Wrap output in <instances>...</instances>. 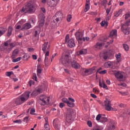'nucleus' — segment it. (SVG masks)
<instances>
[{
    "mask_svg": "<svg viewBox=\"0 0 130 130\" xmlns=\"http://www.w3.org/2000/svg\"><path fill=\"white\" fill-rule=\"evenodd\" d=\"M67 105L68 106H69V107H71V108L73 107H75V104L74 103V102L69 101L67 103Z\"/></svg>",
    "mask_w": 130,
    "mask_h": 130,
    "instance_id": "2f4dec72",
    "label": "nucleus"
},
{
    "mask_svg": "<svg viewBox=\"0 0 130 130\" xmlns=\"http://www.w3.org/2000/svg\"><path fill=\"white\" fill-rule=\"evenodd\" d=\"M53 125H54V128L56 130L59 129L60 125L56 122V119H55L53 121Z\"/></svg>",
    "mask_w": 130,
    "mask_h": 130,
    "instance_id": "dca6fc26",
    "label": "nucleus"
},
{
    "mask_svg": "<svg viewBox=\"0 0 130 130\" xmlns=\"http://www.w3.org/2000/svg\"><path fill=\"white\" fill-rule=\"evenodd\" d=\"M40 33V30H36L35 32V37H38L39 34Z\"/></svg>",
    "mask_w": 130,
    "mask_h": 130,
    "instance_id": "37998d69",
    "label": "nucleus"
},
{
    "mask_svg": "<svg viewBox=\"0 0 130 130\" xmlns=\"http://www.w3.org/2000/svg\"><path fill=\"white\" fill-rule=\"evenodd\" d=\"M30 28H32V25H31V23H25L23 26L21 30L23 31V30H28Z\"/></svg>",
    "mask_w": 130,
    "mask_h": 130,
    "instance_id": "ddd939ff",
    "label": "nucleus"
},
{
    "mask_svg": "<svg viewBox=\"0 0 130 130\" xmlns=\"http://www.w3.org/2000/svg\"><path fill=\"white\" fill-rule=\"evenodd\" d=\"M121 29L124 35H128L129 34V27L126 26L125 25H122Z\"/></svg>",
    "mask_w": 130,
    "mask_h": 130,
    "instance_id": "9d476101",
    "label": "nucleus"
},
{
    "mask_svg": "<svg viewBox=\"0 0 130 130\" xmlns=\"http://www.w3.org/2000/svg\"><path fill=\"white\" fill-rule=\"evenodd\" d=\"M13 122H14V123H18V124H21V123H22V120H21V119H18L13 121Z\"/></svg>",
    "mask_w": 130,
    "mask_h": 130,
    "instance_id": "79ce46f5",
    "label": "nucleus"
},
{
    "mask_svg": "<svg viewBox=\"0 0 130 130\" xmlns=\"http://www.w3.org/2000/svg\"><path fill=\"white\" fill-rule=\"evenodd\" d=\"M36 90H37V92L39 94H41L42 92H43V89L42 86H38V87L36 88Z\"/></svg>",
    "mask_w": 130,
    "mask_h": 130,
    "instance_id": "a878e982",
    "label": "nucleus"
},
{
    "mask_svg": "<svg viewBox=\"0 0 130 130\" xmlns=\"http://www.w3.org/2000/svg\"><path fill=\"white\" fill-rule=\"evenodd\" d=\"M111 11V7H110V8L106 9V11L107 14V16H108V15H109V13H110Z\"/></svg>",
    "mask_w": 130,
    "mask_h": 130,
    "instance_id": "c03bdc74",
    "label": "nucleus"
},
{
    "mask_svg": "<svg viewBox=\"0 0 130 130\" xmlns=\"http://www.w3.org/2000/svg\"><path fill=\"white\" fill-rule=\"evenodd\" d=\"M125 106H126V105L123 104H121L119 105V107H120V108H124Z\"/></svg>",
    "mask_w": 130,
    "mask_h": 130,
    "instance_id": "13d9d810",
    "label": "nucleus"
},
{
    "mask_svg": "<svg viewBox=\"0 0 130 130\" xmlns=\"http://www.w3.org/2000/svg\"><path fill=\"white\" fill-rule=\"evenodd\" d=\"M21 59H22V57H19L16 59H13L12 60V62H18V61H20V60H21Z\"/></svg>",
    "mask_w": 130,
    "mask_h": 130,
    "instance_id": "e433bc0d",
    "label": "nucleus"
},
{
    "mask_svg": "<svg viewBox=\"0 0 130 130\" xmlns=\"http://www.w3.org/2000/svg\"><path fill=\"white\" fill-rule=\"evenodd\" d=\"M114 75L115 77H116V79L118 81L121 82V81H123V78L124 77V73L120 71L116 72L115 71H111Z\"/></svg>",
    "mask_w": 130,
    "mask_h": 130,
    "instance_id": "0eeeda50",
    "label": "nucleus"
},
{
    "mask_svg": "<svg viewBox=\"0 0 130 130\" xmlns=\"http://www.w3.org/2000/svg\"><path fill=\"white\" fill-rule=\"evenodd\" d=\"M7 32V29L4 27H0V37L2 35H4Z\"/></svg>",
    "mask_w": 130,
    "mask_h": 130,
    "instance_id": "bb28decb",
    "label": "nucleus"
},
{
    "mask_svg": "<svg viewBox=\"0 0 130 130\" xmlns=\"http://www.w3.org/2000/svg\"><path fill=\"white\" fill-rule=\"evenodd\" d=\"M75 35L77 40H79L80 41L83 40V32L77 31Z\"/></svg>",
    "mask_w": 130,
    "mask_h": 130,
    "instance_id": "f8f14e48",
    "label": "nucleus"
},
{
    "mask_svg": "<svg viewBox=\"0 0 130 130\" xmlns=\"http://www.w3.org/2000/svg\"><path fill=\"white\" fill-rule=\"evenodd\" d=\"M15 29L19 30V29H21V28H22V26H21V25H19V23H18L15 25Z\"/></svg>",
    "mask_w": 130,
    "mask_h": 130,
    "instance_id": "3c124183",
    "label": "nucleus"
},
{
    "mask_svg": "<svg viewBox=\"0 0 130 130\" xmlns=\"http://www.w3.org/2000/svg\"><path fill=\"white\" fill-rule=\"evenodd\" d=\"M11 40H8L7 41L4 43V46H10V48H8L7 49V51L8 52L12 51L13 50V49L14 47H16V42H11Z\"/></svg>",
    "mask_w": 130,
    "mask_h": 130,
    "instance_id": "6e6552de",
    "label": "nucleus"
},
{
    "mask_svg": "<svg viewBox=\"0 0 130 130\" xmlns=\"http://www.w3.org/2000/svg\"><path fill=\"white\" fill-rule=\"evenodd\" d=\"M83 71L84 73L85 74H87V75H91L93 74V71H92V69H83Z\"/></svg>",
    "mask_w": 130,
    "mask_h": 130,
    "instance_id": "412c9836",
    "label": "nucleus"
},
{
    "mask_svg": "<svg viewBox=\"0 0 130 130\" xmlns=\"http://www.w3.org/2000/svg\"><path fill=\"white\" fill-rule=\"evenodd\" d=\"M87 50L86 49H82L78 52L79 55H83L84 54H87Z\"/></svg>",
    "mask_w": 130,
    "mask_h": 130,
    "instance_id": "aec40b11",
    "label": "nucleus"
},
{
    "mask_svg": "<svg viewBox=\"0 0 130 130\" xmlns=\"http://www.w3.org/2000/svg\"><path fill=\"white\" fill-rule=\"evenodd\" d=\"M60 62H61L63 66L67 67L68 68H71V67L75 70L81 69V65H80L77 61L73 60V61H71L70 55H62L60 59Z\"/></svg>",
    "mask_w": 130,
    "mask_h": 130,
    "instance_id": "f257e3e1",
    "label": "nucleus"
},
{
    "mask_svg": "<svg viewBox=\"0 0 130 130\" xmlns=\"http://www.w3.org/2000/svg\"><path fill=\"white\" fill-rule=\"evenodd\" d=\"M106 64L108 66V68H113V67H114L115 64V63L114 62L109 61L107 63H106Z\"/></svg>",
    "mask_w": 130,
    "mask_h": 130,
    "instance_id": "c85d7f7f",
    "label": "nucleus"
},
{
    "mask_svg": "<svg viewBox=\"0 0 130 130\" xmlns=\"http://www.w3.org/2000/svg\"><path fill=\"white\" fill-rule=\"evenodd\" d=\"M30 97V92L26 91L13 100L12 106H18L25 103Z\"/></svg>",
    "mask_w": 130,
    "mask_h": 130,
    "instance_id": "f03ea898",
    "label": "nucleus"
},
{
    "mask_svg": "<svg viewBox=\"0 0 130 130\" xmlns=\"http://www.w3.org/2000/svg\"><path fill=\"white\" fill-rule=\"evenodd\" d=\"M129 23H130V19H129L128 20H127L125 24H123V25H125V26L126 27H128V26H129Z\"/></svg>",
    "mask_w": 130,
    "mask_h": 130,
    "instance_id": "8fccbe9b",
    "label": "nucleus"
},
{
    "mask_svg": "<svg viewBox=\"0 0 130 130\" xmlns=\"http://www.w3.org/2000/svg\"><path fill=\"white\" fill-rule=\"evenodd\" d=\"M32 84H34V81H33V80H30L28 82V85H29V87H31V86H32Z\"/></svg>",
    "mask_w": 130,
    "mask_h": 130,
    "instance_id": "4d7b16f0",
    "label": "nucleus"
},
{
    "mask_svg": "<svg viewBox=\"0 0 130 130\" xmlns=\"http://www.w3.org/2000/svg\"><path fill=\"white\" fill-rule=\"evenodd\" d=\"M69 101H70V102H75V100H74V99H72L71 98H69Z\"/></svg>",
    "mask_w": 130,
    "mask_h": 130,
    "instance_id": "680f3d73",
    "label": "nucleus"
},
{
    "mask_svg": "<svg viewBox=\"0 0 130 130\" xmlns=\"http://www.w3.org/2000/svg\"><path fill=\"white\" fill-rule=\"evenodd\" d=\"M72 111H73L72 109H67V119H72Z\"/></svg>",
    "mask_w": 130,
    "mask_h": 130,
    "instance_id": "2eb2a0df",
    "label": "nucleus"
},
{
    "mask_svg": "<svg viewBox=\"0 0 130 130\" xmlns=\"http://www.w3.org/2000/svg\"><path fill=\"white\" fill-rule=\"evenodd\" d=\"M39 21L38 22L40 27H42L44 25V15L41 14L39 16Z\"/></svg>",
    "mask_w": 130,
    "mask_h": 130,
    "instance_id": "9b49d317",
    "label": "nucleus"
},
{
    "mask_svg": "<svg viewBox=\"0 0 130 130\" xmlns=\"http://www.w3.org/2000/svg\"><path fill=\"white\" fill-rule=\"evenodd\" d=\"M90 40V38H89V37H84V38H82V40L83 41H89V40Z\"/></svg>",
    "mask_w": 130,
    "mask_h": 130,
    "instance_id": "5fc2aeb1",
    "label": "nucleus"
},
{
    "mask_svg": "<svg viewBox=\"0 0 130 130\" xmlns=\"http://www.w3.org/2000/svg\"><path fill=\"white\" fill-rule=\"evenodd\" d=\"M12 31H13V27H12V26H9L7 34V36H8V37H10V36L12 35Z\"/></svg>",
    "mask_w": 130,
    "mask_h": 130,
    "instance_id": "c756f323",
    "label": "nucleus"
},
{
    "mask_svg": "<svg viewBox=\"0 0 130 130\" xmlns=\"http://www.w3.org/2000/svg\"><path fill=\"white\" fill-rule=\"evenodd\" d=\"M105 109L107 110V111H111V109H112V104H111V101H110L108 99H106L104 103Z\"/></svg>",
    "mask_w": 130,
    "mask_h": 130,
    "instance_id": "1a4fd4ad",
    "label": "nucleus"
},
{
    "mask_svg": "<svg viewBox=\"0 0 130 130\" xmlns=\"http://www.w3.org/2000/svg\"><path fill=\"white\" fill-rule=\"evenodd\" d=\"M45 56H48L49 55V46H48V48L47 49V52H45Z\"/></svg>",
    "mask_w": 130,
    "mask_h": 130,
    "instance_id": "09e8293b",
    "label": "nucleus"
},
{
    "mask_svg": "<svg viewBox=\"0 0 130 130\" xmlns=\"http://www.w3.org/2000/svg\"><path fill=\"white\" fill-rule=\"evenodd\" d=\"M72 19V16L71 15H69L67 16V20L68 22H71V20Z\"/></svg>",
    "mask_w": 130,
    "mask_h": 130,
    "instance_id": "de8ad7c7",
    "label": "nucleus"
},
{
    "mask_svg": "<svg viewBox=\"0 0 130 130\" xmlns=\"http://www.w3.org/2000/svg\"><path fill=\"white\" fill-rule=\"evenodd\" d=\"M49 101L50 99L49 97L46 96V95H42L40 96L39 103L41 105H46L49 104Z\"/></svg>",
    "mask_w": 130,
    "mask_h": 130,
    "instance_id": "423d86ee",
    "label": "nucleus"
},
{
    "mask_svg": "<svg viewBox=\"0 0 130 130\" xmlns=\"http://www.w3.org/2000/svg\"><path fill=\"white\" fill-rule=\"evenodd\" d=\"M37 72L38 76H39L40 74H41V73H42V68H41V66L40 64L38 65Z\"/></svg>",
    "mask_w": 130,
    "mask_h": 130,
    "instance_id": "393cba45",
    "label": "nucleus"
},
{
    "mask_svg": "<svg viewBox=\"0 0 130 130\" xmlns=\"http://www.w3.org/2000/svg\"><path fill=\"white\" fill-rule=\"evenodd\" d=\"M28 118H29L28 117H25L24 119H23V121L24 122H27L28 121Z\"/></svg>",
    "mask_w": 130,
    "mask_h": 130,
    "instance_id": "e2e57ef3",
    "label": "nucleus"
},
{
    "mask_svg": "<svg viewBox=\"0 0 130 130\" xmlns=\"http://www.w3.org/2000/svg\"><path fill=\"white\" fill-rule=\"evenodd\" d=\"M31 95H34V96H37V95H39V93L37 91L36 89H35L31 93Z\"/></svg>",
    "mask_w": 130,
    "mask_h": 130,
    "instance_id": "a19ab883",
    "label": "nucleus"
},
{
    "mask_svg": "<svg viewBox=\"0 0 130 130\" xmlns=\"http://www.w3.org/2000/svg\"><path fill=\"white\" fill-rule=\"evenodd\" d=\"M34 113H35V109H34V108L31 109V110L30 111V114H34Z\"/></svg>",
    "mask_w": 130,
    "mask_h": 130,
    "instance_id": "6e6d98bb",
    "label": "nucleus"
},
{
    "mask_svg": "<svg viewBox=\"0 0 130 130\" xmlns=\"http://www.w3.org/2000/svg\"><path fill=\"white\" fill-rule=\"evenodd\" d=\"M93 130H102V129H101V127H98L97 128H94Z\"/></svg>",
    "mask_w": 130,
    "mask_h": 130,
    "instance_id": "774afa93",
    "label": "nucleus"
},
{
    "mask_svg": "<svg viewBox=\"0 0 130 130\" xmlns=\"http://www.w3.org/2000/svg\"><path fill=\"white\" fill-rule=\"evenodd\" d=\"M123 47L125 51H128V50L129 49L128 45L127 44H123Z\"/></svg>",
    "mask_w": 130,
    "mask_h": 130,
    "instance_id": "c9c22d12",
    "label": "nucleus"
},
{
    "mask_svg": "<svg viewBox=\"0 0 130 130\" xmlns=\"http://www.w3.org/2000/svg\"><path fill=\"white\" fill-rule=\"evenodd\" d=\"M106 121H107V118L102 116L100 122H102V123H103L106 122Z\"/></svg>",
    "mask_w": 130,
    "mask_h": 130,
    "instance_id": "473e14b6",
    "label": "nucleus"
},
{
    "mask_svg": "<svg viewBox=\"0 0 130 130\" xmlns=\"http://www.w3.org/2000/svg\"><path fill=\"white\" fill-rule=\"evenodd\" d=\"M121 57V54L120 53H118L116 55V58H117V60L118 62H120V58Z\"/></svg>",
    "mask_w": 130,
    "mask_h": 130,
    "instance_id": "72a5a7b5",
    "label": "nucleus"
},
{
    "mask_svg": "<svg viewBox=\"0 0 130 130\" xmlns=\"http://www.w3.org/2000/svg\"><path fill=\"white\" fill-rule=\"evenodd\" d=\"M44 126H45V129H46V130H50V128H49V125L48 124H47V123L45 124Z\"/></svg>",
    "mask_w": 130,
    "mask_h": 130,
    "instance_id": "a18cd8bd",
    "label": "nucleus"
},
{
    "mask_svg": "<svg viewBox=\"0 0 130 130\" xmlns=\"http://www.w3.org/2000/svg\"><path fill=\"white\" fill-rule=\"evenodd\" d=\"M115 128V125L114 120H111L109 122V125L108 130H114Z\"/></svg>",
    "mask_w": 130,
    "mask_h": 130,
    "instance_id": "4468645a",
    "label": "nucleus"
},
{
    "mask_svg": "<svg viewBox=\"0 0 130 130\" xmlns=\"http://www.w3.org/2000/svg\"><path fill=\"white\" fill-rule=\"evenodd\" d=\"M103 45V43L98 42L96 43V45L94 46L95 49L96 50L98 49H101L102 48V46Z\"/></svg>",
    "mask_w": 130,
    "mask_h": 130,
    "instance_id": "f3484780",
    "label": "nucleus"
},
{
    "mask_svg": "<svg viewBox=\"0 0 130 130\" xmlns=\"http://www.w3.org/2000/svg\"><path fill=\"white\" fill-rule=\"evenodd\" d=\"M106 73H107V71L104 70L100 71L99 74H100L101 75H105V74H106Z\"/></svg>",
    "mask_w": 130,
    "mask_h": 130,
    "instance_id": "603ef678",
    "label": "nucleus"
},
{
    "mask_svg": "<svg viewBox=\"0 0 130 130\" xmlns=\"http://www.w3.org/2000/svg\"><path fill=\"white\" fill-rule=\"evenodd\" d=\"M101 117H102V115H101V114H99V115H98L96 116V120L98 121H99V120H101Z\"/></svg>",
    "mask_w": 130,
    "mask_h": 130,
    "instance_id": "58836bf2",
    "label": "nucleus"
},
{
    "mask_svg": "<svg viewBox=\"0 0 130 130\" xmlns=\"http://www.w3.org/2000/svg\"><path fill=\"white\" fill-rule=\"evenodd\" d=\"M101 25L102 27H104V26H106V27H107L108 26V22L106 21H103L101 22Z\"/></svg>",
    "mask_w": 130,
    "mask_h": 130,
    "instance_id": "7c9ffc66",
    "label": "nucleus"
},
{
    "mask_svg": "<svg viewBox=\"0 0 130 130\" xmlns=\"http://www.w3.org/2000/svg\"><path fill=\"white\" fill-rule=\"evenodd\" d=\"M90 96L92 97V98H97V96L94 94V93H91Z\"/></svg>",
    "mask_w": 130,
    "mask_h": 130,
    "instance_id": "0e129e2a",
    "label": "nucleus"
},
{
    "mask_svg": "<svg viewBox=\"0 0 130 130\" xmlns=\"http://www.w3.org/2000/svg\"><path fill=\"white\" fill-rule=\"evenodd\" d=\"M62 101L63 102V103H66V104H68L69 101L68 100V99L64 98L62 99Z\"/></svg>",
    "mask_w": 130,
    "mask_h": 130,
    "instance_id": "ea45409f",
    "label": "nucleus"
},
{
    "mask_svg": "<svg viewBox=\"0 0 130 130\" xmlns=\"http://www.w3.org/2000/svg\"><path fill=\"white\" fill-rule=\"evenodd\" d=\"M123 17H125V20H127V19L130 17V14L127 13L123 15Z\"/></svg>",
    "mask_w": 130,
    "mask_h": 130,
    "instance_id": "49530a36",
    "label": "nucleus"
},
{
    "mask_svg": "<svg viewBox=\"0 0 130 130\" xmlns=\"http://www.w3.org/2000/svg\"><path fill=\"white\" fill-rule=\"evenodd\" d=\"M87 125H88V126L89 127H92V122L91 121H88L87 122Z\"/></svg>",
    "mask_w": 130,
    "mask_h": 130,
    "instance_id": "052dcab7",
    "label": "nucleus"
},
{
    "mask_svg": "<svg viewBox=\"0 0 130 130\" xmlns=\"http://www.w3.org/2000/svg\"><path fill=\"white\" fill-rule=\"evenodd\" d=\"M65 41L67 42L68 46L70 48H73L76 46V43H75V39L74 38L70 39V35H67L65 38Z\"/></svg>",
    "mask_w": 130,
    "mask_h": 130,
    "instance_id": "39448f33",
    "label": "nucleus"
},
{
    "mask_svg": "<svg viewBox=\"0 0 130 130\" xmlns=\"http://www.w3.org/2000/svg\"><path fill=\"white\" fill-rule=\"evenodd\" d=\"M62 18H63L62 13H61V12H58L55 14V15L53 17L52 23L56 24L58 23L59 21H62Z\"/></svg>",
    "mask_w": 130,
    "mask_h": 130,
    "instance_id": "20e7f679",
    "label": "nucleus"
},
{
    "mask_svg": "<svg viewBox=\"0 0 130 130\" xmlns=\"http://www.w3.org/2000/svg\"><path fill=\"white\" fill-rule=\"evenodd\" d=\"M107 4V0H103L101 2L102 6H104V7H105V8H106V5Z\"/></svg>",
    "mask_w": 130,
    "mask_h": 130,
    "instance_id": "4c0bfd02",
    "label": "nucleus"
},
{
    "mask_svg": "<svg viewBox=\"0 0 130 130\" xmlns=\"http://www.w3.org/2000/svg\"><path fill=\"white\" fill-rule=\"evenodd\" d=\"M12 73H13V72H6V76H7V77H10L12 75Z\"/></svg>",
    "mask_w": 130,
    "mask_h": 130,
    "instance_id": "bf43d9fd",
    "label": "nucleus"
},
{
    "mask_svg": "<svg viewBox=\"0 0 130 130\" xmlns=\"http://www.w3.org/2000/svg\"><path fill=\"white\" fill-rule=\"evenodd\" d=\"M32 79L35 80V81H37V76H36V75H33Z\"/></svg>",
    "mask_w": 130,
    "mask_h": 130,
    "instance_id": "69168bd1",
    "label": "nucleus"
},
{
    "mask_svg": "<svg viewBox=\"0 0 130 130\" xmlns=\"http://www.w3.org/2000/svg\"><path fill=\"white\" fill-rule=\"evenodd\" d=\"M47 45H48V42L45 43L42 47V49L44 53H45V52H46V49L47 48Z\"/></svg>",
    "mask_w": 130,
    "mask_h": 130,
    "instance_id": "5701e85b",
    "label": "nucleus"
},
{
    "mask_svg": "<svg viewBox=\"0 0 130 130\" xmlns=\"http://www.w3.org/2000/svg\"><path fill=\"white\" fill-rule=\"evenodd\" d=\"M90 4H85V9H84V12L86 13V12H88L89 10H90Z\"/></svg>",
    "mask_w": 130,
    "mask_h": 130,
    "instance_id": "f704fd0d",
    "label": "nucleus"
},
{
    "mask_svg": "<svg viewBox=\"0 0 130 130\" xmlns=\"http://www.w3.org/2000/svg\"><path fill=\"white\" fill-rule=\"evenodd\" d=\"M101 57H103L104 59H105L106 60V59H107L108 58V55H107V53H101L100 54Z\"/></svg>",
    "mask_w": 130,
    "mask_h": 130,
    "instance_id": "cd10ccee",
    "label": "nucleus"
},
{
    "mask_svg": "<svg viewBox=\"0 0 130 130\" xmlns=\"http://www.w3.org/2000/svg\"><path fill=\"white\" fill-rule=\"evenodd\" d=\"M116 35H117V30L116 29L112 30L110 34V37H113V36H116Z\"/></svg>",
    "mask_w": 130,
    "mask_h": 130,
    "instance_id": "b1692460",
    "label": "nucleus"
},
{
    "mask_svg": "<svg viewBox=\"0 0 130 130\" xmlns=\"http://www.w3.org/2000/svg\"><path fill=\"white\" fill-rule=\"evenodd\" d=\"M99 84H100V87H101L102 88H104V89H106V90H108V87H107V85L105 84V83H104V81H103L101 82V80H100Z\"/></svg>",
    "mask_w": 130,
    "mask_h": 130,
    "instance_id": "a211bd4d",
    "label": "nucleus"
},
{
    "mask_svg": "<svg viewBox=\"0 0 130 130\" xmlns=\"http://www.w3.org/2000/svg\"><path fill=\"white\" fill-rule=\"evenodd\" d=\"M41 12H42V13H45L46 12V11L45 10V8H41Z\"/></svg>",
    "mask_w": 130,
    "mask_h": 130,
    "instance_id": "338daca9",
    "label": "nucleus"
},
{
    "mask_svg": "<svg viewBox=\"0 0 130 130\" xmlns=\"http://www.w3.org/2000/svg\"><path fill=\"white\" fill-rule=\"evenodd\" d=\"M36 4L34 3V1L32 0L28 2L25 5V8H22L21 10V13H24L26 12V13H28L29 14H32V13H34V7H35Z\"/></svg>",
    "mask_w": 130,
    "mask_h": 130,
    "instance_id": "7ed1b4c3",
    "label": "nucleus"
},
{
    "mask_svg": "<svg viewBox=\"0 0 130 130\" xmlns=\"http://www.w3.org/2000/svg\"><path fill=\"white\" fill-rule=\"evenodd\" d=\"M64 106H66V105L64 104V103H60L59 104V107H60V108H63V107H64Z\"/></svg>",
    "mask_w": 130,
    "mask_h": 130,
    "instance_id": "864d4df0",
    "label": "nucleus"
},
{
    "mask_svg": "<svg viewBox=\"0 0 130 130\" xmlns=\"http://www.w3.org/2000/svg\"><path fill=\"white\" fill-rule=\"evenodd\" d=\"M122 13V10L119 9V11H116L114 13V17H116V18H117V17H119L120 15Z\"/></svg>",
    "mask_w": 130,
    "mask_h": 130,
    "instance_id": "4be33fe9",
    "label": "nucleus"
},
{
    "mask_svg": "<svg viewBox=\"0 0 130 130\" xmlns=\"http://www.w3.org/2000/svg\"><path fill=\"white\" fill-rule=\"evenodd\" d=\"M18 53H19V49H15L12 53V54L11 56L12 58H15V57L17 56Z\"/></svg>",
    "mask_w": 130,
    "mask_h": 130,
    "instance_id": "6ab92c4d",
    "label": "nucleus"
}]
</instances>
